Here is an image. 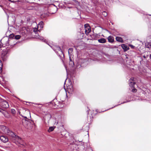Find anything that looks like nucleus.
Wrapping results in <instances>:
<instances>
[{"label":"nucleus","mask_w":151,"mask_h":151,"mask_svg":"<svg viewBox=\"0 0 151 151\" xmlns=\"http://www.w3.org/2000/svg\"><path fill=\"white\" fill-rule=\"evenodd\" d=\"M5 134H6L10 137V139L12 141L16 136V135L13 132L11 131L9 129L6 131V132Z\"/></svg>","instance_id":"7ed1b4c3"},{"label":"nucleus","mask_w":151,"mask_h":151,"mask_svg":"<svg viewBox=\"0 0 151 151\" xmlns=\"http://www.w3.org/2000/svg\"><path fill=\"white\" fill-rule=\"evenodd\" d=\"M116 40L117 41L121 42H123V41L122 38L119 37H116Z\"/></svg>","instance_id":"f8f14e48"},{"label":"nucleus","mask_w":151,"mask_h":151,"mask_svg":"<svg viewBox=\"0 0 151 151\" xmlns=\"http://www.w3.org/2000/svg\"><path fill=\"white\" fill-rule=\"evenodd\" d=\"M145 47L147 48H150L151 47V44L148 42L146 43L145 44Z\"/></svg>","instance_id":"2eb2a0df"},{"label":"nucleus","mask_w":151,"mask_h":151,"mask_svg":"<svg viewBox=\"0 0 151 151\" xmlns=\"http://www.w3.org/2000/svg\"><path fill=\"white\" fill-rule=\"evenodd\" d=\"M150 38H151V36H150Z\"/></svg>","instance_id":"7c9ffc66"},{"label":"nucleus","mask_w":151,"mask_h":151,"mask_svg":"<svg viewBox=\"0 0 151 151\" xmlns=\"http://www.w3.org/2000/svg\"><path fill=\"white\" fill-rule=\"evenodd\" d=\"M70 64L73 63V62L72 61L71 59L70 58Z\"/></svg>","instance_id":"a878e982"},{"label":"nucleus","mask_w":151,"mask_h":151,"mask_svg":"<svg viewBox=\"0 0 151 151\" xmlns=\"http://www.w3.org/2000/svg\"><path fill=\"white\" fill-rule=\"evenodd\" d=\"M38 38L40 39V40H42L44 42H46V40L44 39V38L42 37H40L39 35V36L38 37Z\"/></svg>","instance_id":"f3484780"},{"label":"nucleus","mask_w":151,"mask_h":151,"mask_svg":"<svg viewBox=\"0 0 151 151\" xmlns=\"http://www.w3.org/2000/svg\"><path fill=\"white\" fill-rule=\"evenodd\" d=\"M43 22L42 21H41L38 24L37 27H40L41 28H42L43 27Z\"/></svg>","instance_id":"4468645a"},{"label":"nucleus","mask_w":151,"mask_h":151,"mask_svg":"<svg viewBox=\"0 0 151 151\" xmlns=\"http://www.w3.org/2000/svg\"><path fill=\"white\" fill-rule=\"evenodd\" d=\"M38 31L37 28H34L33 31L36 34V32H37ZM38 31H39L38 30Z\"/></svg>","instance_id":"4be33fe9"},{"label":"nucleus","mask_w":151,"mask_h":151,"mask_svg":"<svg viewBox=\"0 0 151 151\" xmlns=\"http://www.w3.org/2000/svg\"><path fill=\"white\" fill-rule=\"evenodd\" d=\"M0 112H1L4 115L5 117H9V115L8 113L6 111L3 110L0 108Z\"/></svg>","instance_id":"1a4fd4ad"},{"label":"nucleus","mask_w":151,"mask_h":151,"mask_svg":"<svg viewBox=\"0 0 151 151\" xmlns=\"http://www.w3.org/2000/svg\"><path fill=\"white\" fill-rule=\"evenodd\" d=\"M15 35L14 34H11L9 36V39H13V41L14 40V36Z\"/></svg>","instance_id":"a211bd4d"},{"label":"nucleus","mask_w":151,"mask_h":151,"mask_svg":"<svg viewBox=\"0 0 151 151\" xmlns=\"http://www.w3.org/2000/svg\"><path fill=\"white\" fill-rule=\"evenodd\" d=\"M134 78H132L129 80V85L130 87H132L133 88L132 89V91L133 92H136L137 90L136 89L134 88V86L135 84V83L134 82Z\"/></svg>","instance_id":"20e7f679"},{"label":"nucleus","mask_w":151,"mask_h":151,"mask_svg":"<svg viewBox=\"0 0 151 151\" xmlns=\"http://www.w3.org/2000/svg\"><path fill=\"white\" fill-rule=\"evenodd\" d=\"M98 42L101 43H104L106 42V40L104 38H101L98 40Z\"/></svg>","instance_id":"9b49d317"},{"label":"nucleus","mask_w":151,"mask_h":151,"mask_svg":"<svg viewBox=\"0 0 151 151\" xmlns=\"http://www.w3.org/2000/svg\"><path fill=\"white\" fill-rule=\"evenodd\" d=\"M0 129H1L2 131L5 133L6 132V131L8 130V129L7 128L3 125L0 126Z\"/></svg>","instance_id":"9d476101"},{"label":"nucleus","mask_w":151,"mask_h":151,"mask_svg":"<svg viewBox=\"0 0 151 151\" xmlns=\"http://www.w3.org/2000/svg\"><path fill=\"white\" fill-rule=\"evenodd\" d=\"M108 39L109 42H112L114 41L113 37L111 36H109L108 37Z\"/></svg>","instance_id":"ddd939ff"},{"label":"nucleus","mask_w":151,"mask_h":151,"mask_svg":"<svg viewBox=\"0 0 151 151\" xmlns=\"http://www.w3.org/2000/svg\"><path fill=\"white\" fill-rule=\"evenodd\" d=\"M21 37V36L19 35H15L14 36V39H16V40H18Z\"/></svg>","instance_id":"aec40b11"},{"label":"nucleus","mask_w":151,"mask_h":151,"mask_svg":"<svg viewBox=\"0 0 151 151\" xmlns=\"http://www.w3.org/2000/svg\"><path fill=\"white\" fill-rule=\"evenodd\" d=\"M1 41L2 42L3 45H6L5 46L10 45V47H12L15 44H13L12 42H13V39H9L7 37H4L1 40Z\"/></svg>","instance_id":"f257e3e1"},{"label":"nucleus","mask_w":151,"mask_h":151,"mask_svg":"<svg viewBox=\"0 0 151 151\" xmlns=\"http://www.w3.org/2000/svg\"><path fill=\"white\" fill-rule=\"evenodd\" d=\"M55 127H51L49 128V129L48 130V132H51L53 131Z\"/></svg>","instance_id":"6ab92c4d"},{"label":"nucleus","mask_w":151,"mask_h":151,"mask_svg":"<svg viewBox=\"0 0 151 151\" xmlns=\"http://www.w3.org/2000/svg\"><path fill=\"white\" fill-rule=\"evenodd\" d=\"M131 46H132V47H134V46H132V45H131Z\"/></svg>","instance_id":"c756f323"},{"label":"nucleus","mask_w":151,"mask_h":151,"mask_svg":"<svg viewBox=\"0 0 151 151\" xmlns=\"http://www.w3.org/2000/svg\"><path fill=\"white\" fill-rule=\"evenodd\" d=\"M85 33L86 35H88L91 32L90 27L88 24H86L84 25Z\"/></svg>","instance_id":"0eeeda50"},{"label":"nucleus","mask_w":151,"mask_h":151,"mask_svg":"<svg viewBox=\"0 0 151 151\" xmlns=\"http://www.w3.org/2000/svg\"><path fill=\"white\" fill-rule=\"evenodd\" d=\"M12 141L16 144H19L21 145H24L23 140L18 136L16 135Z\"/></svg>","instance_id":"f03ea898"},{"label":"nucleus","mask_w":151,"mask_h":151,"mask_svg":"<svg viewBox=\"0 0 151 151\" xmlns=\"http://www.w3.org/2000/svg\"><path fill=\"white\" fill-rule=\"evenodd\" d=\"M73 51V49L72 48H70L68 50V52L69 54L70 52H71Z\"/></svg>","instance_id":"b1692460"},{"label":"nucleus","mask_w":151,"mask_h":151,"mask_svg":"<svg viewBox=\"0 0 151 151\" xmlns=\"http://www.w3.org/2000/svg\"><path fill=\"white\" fill-rule=\"evenodd\" d=\"M0 139L4 142H6L8 141V138L4 136H1L0 137Z\"/></svg>","instance_id":"6e6552de"},{"label":"nucleus","mask_w":151,"mask_h":151,"mask_svg":"<svg viewBox=\"0 0 151 151\" xmlns=\"http://www.w3.org/2000/svg\"><path fill=\"white\" fill-rule=\"evenodd\" d=\"M2 44H3V43L1 40V41H0V48H1L2 46H3Z\"/></svg>","instance_id":"393cba45"},{"label":"nucleus","mask_w":151,"mask_h":151,"mask_svg":"<svg viewBox=\"0 0 151 151\" xmlns=\"http://www.w3.org/2000/svg\"><path fill=\"white\" fill-rule=\"evenodd\" d=\"M64 66H65V68L66 69V66L65 65H64Z\"/></svg>","instance_id":"c85d7f7f"},{"label":"nucleus","mask_w":151,"mask_h":151,"mask_svg":"<svg viewBox=\"0 0 151 151\" xmlns=\"http://www.w3.org/2000/svg\"><path fill=\"white\" fill-rule=\"evenodd\" d=\"M148 56V55H146V56H145V55H144L143 56V57L145 59V58H147V57Z\"/></svg>","instance_id":"bb28decb"},{"label":"nucleus","mask_w":151,"mask_h":151,"mask_svg":"<svg viewBox=\"0 0 151 151\" xmlns=\"http://www.w3.org/2000/svg\"><path fill=\"white\" fill-rule=\"evenodd\" d=\"M8 52L7 50L3 49L1 53V57L3 60H5L7 58Z\"/></svg>","instance_id":"39448f33"},{"label":"nucleus","mask_w":151,"mask_h":151,"mask_svg":"<svg viewBox=\"0 0 151 151\" xmlns=\"http://www.w3.org/2000/svg\"><path fill=\"white\" fill-rule=\"evenodd\" d=\"M150 59H151V54H150Z\"/></svg>","instance_id":"cd10ccee"},{"label":"nucleus","mask_w":151,"mask_h":151,"mask_svg":"<svg viewBox=\"0 0 151 151\" xmlns=\"http://www.w3.org/2000/svg\"><path fill=\"white\" fill-rule=\"evenodd\" d=\"M102 14L105 17H106V16L107 15V13L105 12V11H104L102 13Z\"/></svg>","instance_id":"412c9836"},{"label":"nucleus","mask_w":151,"mask_h":151,"mask_svg":"<svg viewBox=\"0 0 151 151\" xmlns=\"http://www.w3.org/2000/svg\"><path fill=\"white\" fill-rule=\"evenodd\" d=\"M122 48L125 50H128L127 46L124 44H122Z\"/></svg>","instance_id":"dca6fc26"},{"label":"nucleus","mask_w":151,"mask_h":151,"mask_svg":"<svg viewBox=\"0 0 151 151\" xmlns=\"http://www.w3.org/2000/svg\"><path fill=\"white\" fill-rule=\"evenodd\" d=\"M1 106L4 108H7L9 107V105L8 102L6 101H3L0 103Z\"/></svg>","instance_id":"423d86ee"},{"label":"nucleus","mask_w":151,"mask_h":151,"mask_svg":"<svg viewBox=\"0 0 151 151\" xmlns=\"http://www.w3.org/2000/svg\"><path fill=\"white\" fill-rule=\"evenodd\" d=\"M11 112L13 114H15L16 112L15 110L14 109H11Z\"/></svg>","instance_id":"5701e85b"}]
</instances>
